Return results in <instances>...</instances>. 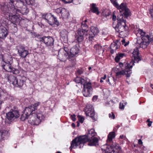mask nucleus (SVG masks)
<instances>
[{
	"label": "nucleus",
	"instance_id": "nucleus-60",
	"mask_svg": "<svg viewBox=\"0 0 153 153\" xmlns=\"http://www.w3.org/2000/svg\"><path fill=\"white\" fill-rule=\"evenodd\" d=\"M72 126L73 127H75V124L74 123H72Z\"/></svg>",
	"mask_w": 153,
	"mask_h": 153
},
{
	"label": "nucleus",
	"instance_id": "nucleus-14",
	"mask_svg": "<svg viewBox=\"0 0 153 153\" xmlns=\"http://www.w3.org/2000/svg\"><path fill=\"white\" fill-rule=\"evenodd\" d=\"M13 108L14 110H12V111H10L6 114L7 120L11 121L18 118L20 115L19 111L16 109L15 107H14Z\"/></svg>",
	"mask_w": 153,
	"mask_h": 153
},
{
	"label": "nucleus",
	"instance_id": "nucleus-40",
	"mask_svg": "<svg viewBox=\"0 0 153 153\" xmlns=\"http://www.w3.org/2000/svg\"><path fill=\"white\" fill-rule=\"evenodd\" d=\"M127 102H125L124 101H123L121 102L119 106V108L123 110L124 109V106L126 105Z\"/></svg>",
	"mask_w": 153,
	"mask_h": 153
},
{
	"label": "nucleus",
	"instance_id": "nucleus-29",
	"mask_svg": "<svg viewBox=\"0 0 153 153\" xmlns=\"http://www.w3.org/2000/svg\"><path fill=\"white\" fill-rule=\"evenodd\" d=\"M96 4L95 3H92L91 4V10L93 13H95L97 15H98L99 12L98 10V8L96 7Z\"/></svg>",
	"mask_w": 153,
	"mask_h": 153
},
{
	"label": "nucleus",
	"instance_id": "nucleus-12",
	"mask_svg": "<svg viewBox=\"0 0 153 153\" xmlns=\"http://www.w3.org/2000/svg\"><path fill=\"white\" fill-rule=\"evenodd\" d=\"M85 113L87 116L90 117L93 120V121L96 120L97 117L95 115L94 108L92 105H88L85 108Z\"/></svg>",
	"mask_w": 153,
	"mask_h": 153
},
{
	"label": "nucleus",
	"instance_id": "nucleus-32",
	"mask_svg": "<svg viewBox=\"0 0 153 153\" xmlns=\"http://www.w3.org/2000/svg\"><path fill=\"white\" fill-rule=\"evenodd\" d=\"M88 33L87 32L85 33L84 30L81 28H79L78 30H77L76 34L78 36H84V35H87Z\"/></svg>",
	"mask_w": 153,
	"mask_h": 153
},
{
	"label": "nucleus",
	"instance_id": "nucleus-1",
	"mask_svg": "<svg viewBox=\"0 0 153 153\" xmlns=\"http://www.w3.org/2000/svg\"><path fill=\"white\" fill-rule=\"evenodd\" d=\"M136 33L138 36L136 42L137 46L140 48H145L150 42L153 41V35L149 36L141 29H138Z\"/></svg>",
	"mask_w": 153,
	"mask_h": 153
},
{
	"label": "nucleus",
	"instance_id": "nucleus-46",
	"mask_svg": "<svg viewBox=\"0 0 153 153\" xmlns=\"http://www.w3.org/2000/svg\"><path fill=\"white\" fill-rule=\"evenodd\" d=\"M149 11L150 12L151 16L153 18V6H151Z\"/></svg>",
	"mask_w": 153,
	"mask_h": 153
},
{
	"label": "nucleus",
	"instance_id": "nucleus-10",
	"mask_svg": "<svg viewBox=\"0 0 153 153\" xmlns=\"http://www.w3.org/2000/svg\"><path fill=\"white\" fill-rule=\"evenodd\" d=\"M38 41L43 42L47 46H52L54 45V40L53 38L50 36H44L41 37L39 35L36 37Z\"/></svg>",
	"mask_w": 153,
	"mask_h": 153
},
{
	"label": "nucleus",
	"instance_id": "nucleus-6",
	"mask_svg": "<svg viewBox=\"0 0 153 153\" xmlns=\"http://www.w3.org/2000/svg\"><path fill=\"white\" fill-rule=\"evenodd\" d=\"M113 5L118 10H119L120 13H123L125 17L131 16V12L129 10L127 7L126 4L124 3H122L119 5L116 1L117 0H110Z\"/></svg>",
	"mask_w": 153,
	"mask_h": 153
},
{
	"label": "nucleus",
	"instance_id": "nucleus-5",
	"mask_svg": "<svg viewBox=\"0 0 153 153\" xmlns=\"http://www.w3.org/2000/svg\"><path fill=\"white\" fill-rule=\"evenodd\" d=\"M39 102H38L33 105H32L28 107H26L21 115V120L24 121L27 119L28 116H30V114L33 112V111L37 109V107L39 105Z\"/></svg>",
	"mask_w": 153,
	"mask_h": 153
},
{
	"label": "nucleus",
	"instance_id": "nucleus-57",
	"mask_svg": "<svg viewBox=\"0 0 153 153\" xmlns=\"http://www.w3.org/2000/svg\"><path fill=\"white\" fill-rule=\"evenodd\" d=\"M106 76L105 74L104 75L103 77L101 78V79H106Z\"/></svg>",
	"mask_w": 153,
	"mask_h": 153
},
{
	"label": "nucleus",
	"instance_id": "nucleus-61",
	"mask_svg": "<svg viewBox=\"0 0 153 153\" xmlns=\"http://www.w3.org/2000/svg\"><path fill=\"white\" fill-rule=\"evenodd\" d=\"M14 24V25L13 27L15 28H16V23Z\"/></svg>",
	"mask_w": 153,
	"mask_h": 153
},
{
	"label": "nucleus",
	"instance_id": "nucleus-13",
	"mask_svg": "<svg viewBox=\"0 0 153 153\" xmlns=\"http://www.w3.org/2000/svg\"><path fill=\"white\" fill-rule=\"evenodd\" d=\"M82 93L84 96L86 97L91 96L92 93V88L91 86V83L88 82L83 86Z\"/></svg>",
	"mask_w": 153,
	"mask_h": 153
},
{
	"label": "nucleus",
	"instance_id": "nucleus-56",
	"mask_svg": "<svg viewBox=\"0 0 153 153\" xmlns=\"http://www.w3.org/2000/svg\"><path fill=\"white\" fill-rule=\"evenodd\" d=\"M152 121L149 122V123H148V126H150L152 125Z\"/></svg>",
	"mask_w": 153,
	"mask_h": 153
},
{
	"label": "nucleus",
	"instance_id": "nucleus-22",
	"mask_svg": "<svg viewBox=\"0 0 153 153\" xmlns=\"http://www.w3.org/2000/svg\"><path fill=\"white\" fill-rule=\"evenodd\" d=\"M99 30L97 28L92 26L91 28V32L89 35L88 38L90 40H92L94 36L99 33Z\"/></svg>",
	"mask_w": 153,
	"mask_h": 153
},
{
	"label": "nucleus",
	"instance_id": "nucleus-24",
	"mask_svg": "<svg viewBox=\"0 0 153 153\" xmlns=\"http://www.w3.org/2000/svg\"><path fill=\"white\" fill-rule=\"evenodd\" d=\"M7 35V31L4 26L0 25V38L4 39Z\"/></svg>",
	"mask_w": 153,
	"mask_h": 153
},
{
	"label": "nucleus",
	"instance_id": "nucleus-26",
	"mask_svg": "<svg viewBox=\"0 0 153 153\" xmlns=\"http://www.w3.org/2000/svg\"><path fill=\"white\" fill-rule=\"evenodd\" d=\"M79 52V49L76 46H73L70 51L69 56L71 57V58L74 57Z\"/></svg>",
	"mask_w": 153,
	"mask_h": 153
},
{
	"label": "nucleus",
	"instance_id": "nucleus-18",
	"mask_svg": "<svg viewBox=\"0 0 153 153\" xmlns=\"http://www.w3.org/2000/svg\"><path fill=\"white\" fill-rule=\"evenodd\" d=\"M120 45L119 40H117L112 43L110 46V52L112 54L116 52V50L118 49Z\"/></svg>",
	"mask_w": 153,
	"mask_h": 153
},
{
	"label": "nucleus",
	"instance_id": "nucleus-25",
	"mask_svg": "<svg viewBox=\"0 0 153 153\" xmlns=\"http://www.w3.org/2000/svg\"><path fill=\"white\" fill-rule=\"evenodd\" d=\"M88 145L90 146L98 145V140L96 137L88 138Z\"/></svg>",
	"mask_w": 153,
	"mask_h": 153
},
{
	"label": "nucleus",
	"instance_id": "nucleus-53",
	"mask_svg": "<svg viewBox=\"0 0 153 153\" xmlns=\"http://www.w3.org/2000/svg\"><path fill=\"white\" fill-rule=\"evenodd\" d=\"M97 96H94L93 97V98H92V100L93 101H95L97 100Z\"/></svg>",
	"mask_w": 153,
	"mask_h": 153
},
{
	"label": "nucleus",
	"instance_id": "nucleus-59",
	"mask_svg": "<svg viewBox=\"0 0 153 153\" xmlns=\"http://www.w3.org/2000/svg\"><path fill=\"white\" fill-rule=\"evenodd\" d=\"M86 23L85 22H82V25H86Z\"/></svg>",
	"mask_w": 153,
	"mask_h": 153
},
{
	"label": "nucleus",
	"instance_id": "nucleus-39",
	"mask_svg": "<svg viewBox=\"0 0 153 153\" xmlns=\"http://www.w3.org/2000/svg\"><path fill=\"white\" fill-rule=\"evenodd\" d=\"M75 37L76 38V40L78 42H82L83 40L84 36H78L77 35H75Z\"/></svg>",
	"mask_w": 153,
	"mask_h": 153
},
{
	"label": "nucleus",
	"instance_id": "nucleus-23",
	"mask_svg": "<svg viewBox=\"0 0 153 153\" xmlns=\"http://www.w3.org/2000/svg\"><path fill=\"white\" fill-rule=\"evenodd\" d=\"M131 70L129 71L127 70H122L119 71L116 73V76L117 78H119L121 77L122 75H126L127 77H129L131 74Z\"/></svg>",
	"mask_w": 153,
	"mask_h": 153
},
{
	"label": "nucleus",
	"instance_id": "nucleus-48",
	"mask_svg": "<svg viewBox=\"0 0 153 153\" xmlns=\"http://www.w3.org/2000/svg\"><path fill=\"white\" fill-rule=\"evenodd\" d=\"M83 72V70L81 68L80 69H78L77 71V73L79 74H82Z\"/></svg>",
	"mask_w": 153,
	"mask_h": 153
},
{
	"label": "nucleus",
	"instance_id": "nucleus-49",
	"mask_svg": "<svg viewBox=\"0 0 153 153\" xmlns=\"http://www.w3.org/2000/svg\"><path fill=\"white\" fill-rule=\"evenodd\" d=\"M109 118H111L112 119H114L115 118V115L113 112L109 114Z\"/></svg>",
	"mask_w": 153,
	"mask_h": 153
},
{
	"label": "nucleus",
	"instance_id": "nucleus-27",
	"mask_svg": "<svg viewBox=\"0 0 153 153\" xmlns=\"http://www.w3.org/2000/svg\"><path fill=\"white\" fill-rule=\"evenodd\" d=\"M17 11L18 13H19L23 15L27 14L29 12L28 8L25 5L22 7L20 9H17Z\"/></svg>",
	"mask_w": 153,
	"mask_h": 153
},
{
	"label": "nucleus",
	"instance_id": "nucleus-63",
	"mask_svg": "<svg viewBox=\"0 0 153 153\" xmlns=\"http://www.w3.org/2000/svg\"><path fill=\"white\" fill-rule=\"evenodd\" d=\"M77 127H78L79 126V123H78V122H77Z\"/></svg>",
	"mask_w": 153,
	"mask_h": 153
},
{
	"label": "nucleus",
	"instance_id": "nucleus-38",
	"mask_svg": "<svg viewBox=\"0 0 153 153\" xmlns=\"http://www.w3.org/2000/svg\"><path fill=\"white\" fill-rule=\"evenodd\" d=\"M12 58L10 56H8L6 59L4 57L2 59V61L4 63V64H7V62H6L7 61L11 62V63H12Z\"/></svg>",
	"mask_w": 153,
	"mask_h": 153
},
{
	"label": "nucleus",
	"instance_id": "nucleus-7",
	"mask_svg": "<svg viewBox=\"0 0 153 153\" xmlns=\"http://www.w3.org/2000/svg\"><path fill=\"white\" fill-rule=\"evenodd\" d=\"M42 18L49 25L53 26L54 25L58 26L60 25L56 17L51 13H45L42 15Z\"/></svg>",
	"mask_w": 153,
	"mask_h": 153
},
{
	"label": "nucleus",
	"instance_id": "nucleus-45",
	"mask_svg": "<svg viewBox=\"0 0 153 153\" xmlns=\"http://www.w3.org/2000/svg\"><path fill=\"white\" fill-rule=\"evenodd\" d=\"M60 50L62 51H63L64 52H65L66 53H70V51L68 48L66 47H64V48L61 49Z\"/></svg>",
	"mask_w": 153,
	"mask_h": 153
},
{
	"label": "nucleus",
	"instance_id": "nucleus-50",
	"mask_svg": "<svg viewBox=\"0 0 153 153\" xmlns=\"http://www.w3.org/2000/svg\"><path fill=\"white\" fill-rule=\"evenodd\" d=\"M71 119L74 121L76 120V118H75L76 115L75 114L71 115Z\"/></svg>",
	"mask_w": 153,
	"mask_h": 153
},
{
	"label": "nucleus",
	"instance_id": "nucleus-55",
	"mask_svg": "<svg viewBox=\"0 0 153 153\" xmlns=\"http://www.w3.org/2000/svg\"><path fill=\"white\" fill-rule=\"evenodd\" d=\"M142 143H143V142H142V140L140 139H139L138 140V143L139 144H142Z\"/></svg>",
	"mask_w": 153,
	"mask_h": 153
},
{
	"label": "nucleus",
	"instance_id": "nucleus-4",
	"mask_svg": "<svg viewBox=\"0 0 153 153\" xmlns=\"http://www.w3.org/2000/svg\"><path fill=\"white\" fill-rule=\"evenodd\" d=\"M30 114L28 120L29 123L33 125H39L41 121L44 120L45 117L42 112L39 111L36 113H32Z\"/></svg>",
	"mask_w": 153,
	"mask_h": 153
},
{
	"label": "nucleus",
	"instance_id": "nucleus-47",
	"mask_svg": "<svg viewBox=\"0 0 153 153\" xmlns=\"http://www.w3.org/2000/svg\"><path fill=\"white\" fill-rule=\"evenodd\" d=\"M62 8H57L55 10L56 12L57 13H61L62 12Z\"/></svg>",
	"mask_w": 153,
	"mask_h": 153
},
{
	"label": "nucleus",
	"instance_id": "nucleus-52",
	"mask_svg": "<svg viewBox=\"0 0 153 153\" xmlns=\"http://www.w3.org/2000/svg\"><path fill=\"white\" fill-rule=\"evenodd\" d=\"M120 138L122 139H123L124 140L127 139L126 137L125 136H124L123 135H121L120 136Z\"/></svg>",
	"mask_w": 153,
	"mask_h": 153
},
{
	"label": "nucleus",
	"instance_id": "nucleus-15",
	"mask_svg": "<svg viewBox=\"0 0 153 153\" xmlns=\"http://www.w3.org/2000/svg\"><path fill=\"white\" fill-rule=\"evenodd\" d=\"M17 49L19 55L22 58H25L29 53L27 48L23 45H19Z\"/></svg>",
	"mask_w": 153,
	"mask_h": 153
},
{
	"label": "nucleus",
	"instance_id": "nucleus-19",
	"mask_svg": "<svg viewBox=\"0 0 153 153\" xmlns=\"http://www.w3.org/2000/svg\"><path fill=\"white\" fill-rule=\"evenodd\" d=\"M85 140L84 137H80V136L78 137H76L74 139L71 143V146L70 147V149L71 150L72 148H75L77 146H79V145L81 142L80 141Z\"/></svg>",
	"mask_w": 153,
	"mask_h": 153
},
{
	"label": "nucleus",
	"instance_id": "nucleus-43",
	"mask_svg": "<svg viewBox=\"0 0 153 153\" xmlns=\"http://www.w3.org/2000/svg\"><path fill=\"white\" fill-rule=\"evenodd\" d=\"M25 1L28 5H33L34 4V1L33 0H25Z\"/></svg>",
	"mask_w": 153,
	"mask_h": 153
},
{
	"label": "nucleus",
	"instance_id": "nucleus-3",
	"mask_svg": "<svg viewBox=\"0 0 153 153\" xmlns=\"http://www.w3.org/2000/svg\"><path fill=\"white\" fill-rule=\"evenodd\" d=\"M123 13H120V14L118 15L117 24L116 25L113 23L112 25L113 27L115 29L116 31L120 34L125 31L127 30L128 29V27L126 26V21L124 19L127 18H127H125L124 15V16H123Z\"/></svg>",
	"mask_w": 153,
	"mask_h": 153
},
{
	"label": "nucleus",
	"instance_id": "nucleus-41",
	"mask_svg": "<svg viewBox=\"0 0 153 153\" xmlns=\"http://www.w3.org/2000/svg\"><path fill=\"white\" fill-rule=\"evenodd\" d=\"M81 27L82 28L81 29L84 30L85 33H87V32H88V25L86 24L81 25Z\"/></svg>",
	"mask_w": 153,
	"mask_h": 153
},
{
	"label": "nucleus",
	"instance_id": "nucleus-36",
	"mask_svg": "<svg viewBox=\"0 0 153 153\" xmlns=\"http://www.w3.org/2000/svg\"><path fill=\"white\" fill-rule=\"evenodd\" d=\"M115 58V60L116 62H118L120 59H122L124 56H125L124 53H118Z\"/></svg>",
	"mask_w": 153,
	"mask_h": 153
},
{
	"label": "nucleus",
	"instance_id": "nucleus-34",
	"mask_svg": "<svg viewBox=\"0 0 153 153\" xmlns=\"http://www.w3.org/2000/svg\"><path fill=\"white\" fill-rule=\"evenodd\" d=\"M8 131L6 130H3L0 131V141H2L4 137V136L7 135Z\"/></svg>",
	"mask_w": 153,
	"mask_h": 153
},
{
	"label": "nucleus",
	"instance_id": "nucleus-20",
	"mask_svg": "<svg viewBox=\"0 0 153 153\" xmlns=\"http://www.w3.org/2000/svg\"><path fill=\"white\" fill-rule=\"evenodd\" d=\"M16 13H18L17 10L15 13H11L10 15L6 16L7 20H10L11 22L14 24L18 23L19 22V19L18 16L16 15Z\"/></svg>",
	"mask_w": 153,
	"mask_h": 153
},
{
	"label": "nucleus",
	"instance_id": "nucleus-16",
	"mask_svg": "<svg viewBox=\"0 0 153 153\" xmlns=\"http://www.w3.org/2000/svg\"><path fill=\"white\" fill-rule=\"evenodd\" d=\"M115 137V133L114 132H110L108 135V138L107 140V144L109 145L111 149H113L112 151L115 152V150L114 149L115 146L116 145V143H114L112 144V139Z\"/></svg>",
	"mask_w": 153,
	"mask_h": 153
},
{
	"label": "nucleus",
	"instance_id": "nucleus-62",
	"mask_svg": "<svg viewBox=\"0 0 153 153\" xmlns=\"http://www.w3.org/2000/svg\"><path fill=\"white\" fill-rule=\"evenodd\" d=\"M149 122H151V121H150V120L149 119H148L146 121L147 122L149 123Z\"/></svg>",
	"mask_w": 153,
	"mask_h": 153
},
{
	"label": "nucleus",
	"instance_id": "nucleus-64",
	"mask_svg": "<svg viewBox=\"0 0 153 153\" xmlns=\"http://www.w3.org/2000/svg\"><path fill=\"white\" fill-rule=\"evenodd\" d=\"M106 81L107 82H109V79H107L106 80Z\"/></svg>",
	"mask_w": 153,
	"mask_h": 153
},
{
	"label": "nucleus",
	"instance_id": "nucleus-2",
	"mask_svg": "<svg viewBox=\"0 0 153 153\" xmlns=\"http://www.w3.org/2000/svg\"><path fill=\"white\" fill-rule=\"evenodd\" d=\"M132 54V56L134 57V60L133 61V59H132V61L130 62L129 64L126 62H124V63L120 62L119 63L118 65L120 69L119 70H127L128 71L131 70V69L132 68L133 65H134V63H138L139 61L141 60L139 56V50L136 47L134 49Z\"/></svg>",
	"mask_w": 153,
	"mask_h": 153
},
{
	"label": "nucleus",
	"instance_id": "nucleus-51",
	"mask_svg": "<svg viewBox=\"0 0 153 153\" xmlns=\"http://www.w3.org/2000/svg\"><path fill=\"white\" fill-rule=\"evenodd\" d=\"M121 42L122 44L124 45L125 46H126L128 44V43H126V41L125 39H123L121 41Z\"/></svg>",
	"mask_w": 153,
	"mask_h": 153
},
{
	"label": "nucleus",
	"instance_id": "nucleus-37",
	"mask_svg": "<svg viewBox=\"0 0 153 153\" xmlns=\"http://www.w3.org/2000/svg\"><path fill=\"white\" fill-rule=\"evenodd\" d=\"M7 94L6 91L0 88V98L3 97L5 96Z\"/></svg>",
	"mask_w": 153,
	"mask_h": 153
},
{
	"label": "nucleus",
	"instance_id": "nucleus-9",
	"mask_svg": "<svg viewBox=\"0 0 153 153\" xmlns=\"http://www.w3.org/2000/svg\"><path fill=\"white\" fill-rule=\"evenodd\" d=\"M7 78L8 81L11 82L15 87L20 88L23 86L24 82V81L22 79H17L13 75L9 76Z\"/></svg>",
	"mask_w": 153,
	"mask_h": 153
},
{
	"label": "nucleus",
	"instance_id": "nucleus-11",
	"mask_svg": "<svg viewBox=\"0 0 153 153\" xmlns=\"http://www.w3.org/2000/svg\"><path fill=\"white\" fill-rule=\"evenodd\" d=\"M7 64L2 63L3 69L8 72H12L13 74H17L19 73V71L13 68L11 65V62L6 61Z\"/></svg>",
	"mask_w": 153,
	"mask_h": 153
},
{
	"label": "nucleus",
	"instance_id": "nucleus-42",
	"mask_svg": "<svg viewBox=\"0 0 153 153\" xmlns=\"http://www.w3.org/2000/svg\"><path fill=\"white\" fill-rule=\"evenodd\" d=\"M114 147V149L115 150V152L116 151L117 152H119L121 149V147L120 146L119 144L116 143V145Z\"/></svg>",
	"mask_w": 153,
	"mask_h": 153
},
{
	"label": "nucleus",
	"instance_id": "nucleus-54",
	"mask_svg": "<svg viewBox=\"0 0 153 153\" xmlns=\"http://www.w3.org/2000/svg\"><path fill=\"white\" fill-rule=\"evenodd\" d=\"M112 19L113 20L115 21L116 19V16L114 15V14H113L112 16Z\"/></svg>",
	"mask_w": 153,
	"mask_h": 153
},
{
	"label": "nucleus",
	"instance_id": "nucleus-33",
	"mask_svg": "<svg viewBox=\"0 0 153 153\" xmlns=\"http://www.w3.org/2000/svg\"><path fill=\"white\" fill-rule=\"evenodd\" d=\"M96 133L95 132L94 129H92L88 131V133L87 136H86L88 138H90L91 137H95Z\"/></svg>",
	"mask_w": 153,
	"mask_h": 153
},
{
	"label": "nucleus",
	"instance_id": "nucleus-44",
	"mask_svg": "<svg viewBox=\"0 0 153 153\" xmlns=\"http://www.w3.org/2000/svg\"><path fill=\"white\" fill-rule=\"evenodd\" d=\"M77 117L79 122L82 123L84 120V118L80 115H78Z\"/></svg>",
	"mask_w": 153,
	"mask_h": 153
},
{
	"label": "nucleus",
	"instance_id": "nucleus-28",
	"mask_svg": "<svg viewBox=\"0 0 153 153\" xmlns=\"http://www.w3.org/2000/svg\"><path fill=\"white\" fill-rule=\"evenodd\" d=\"M75 81L78 83H81L83 86L88 83L87 81L80 77H77L74 79Z\"/></svg>",
	"mask_w": 153,
	"mask_h": 153
},
{
	"label": "nucleus",
	"instance_id": "nucleus-17",
	"mask_svg": "<svg viewBox=\"0 0 153 153\" xmlns=\"http://www.w3.org/2000/svg\"><path fill=\"white\" fill-rule=\"evenodd\" d=\"M69 53L64 52L63 51L59 50L58 52V58L61 61H65L67 59H71L70 57Z\"/></svg>",
	"mask_w": 153,
	"mask_h": 153
},
{
	"label": "nucleus",
	"instance_id": "nucleus-21",
	"mask_svg": "<svg viewBox=\"0 0 153 153\" xmlns=\"http://www.w3.org/2000/svg\"><path fill=\"white\" fill-rule=\"evenodd\" d=\"M25 1V0H10L9 3L11 5L14 6V4H15L16 7L20 9L24 5Z\"/></svg>",
	"mask_w": 153,
	"mask_h": 153
},
{
	"label": "nucleus",
	"instance_id": "nucleus-31",
	"mask_svg": "<svg viewBox=\"0 0 153 153\" xmlns=\"http://www.w3.org/2000/svg\"><path fill=\"white\" fill-rule=\"evenodd\" d=\"M61 14L62 17L63 18H68L69 15L68 11L65 8H62Z\"/></svg>",
	"mask_w": 153,
	"mask_h": 153
},
{
	"label": "nucleus",
	"instance_id": "nucleus-8",
	"mask_svg": "<svg viewBox=\"0 0 153 153\" xmlns=\"http://www.w3.org/2000/svg\"><path fill=\"white\" fill-rule=\"evenodd\" d=\"M1 10L3 13L6 16L10 15L11 13H15L16 11V8L14 6L11 5L10 4L8 5L4 4L1 5Z\"/></svg>",
	"mask_w": 153,
	"mask_h": 153
},
{
	"label": "nucleus",
	"instance_id": "nucleus-58",
	"mask_svg": "<svg viewBox=\"0 0 153 153\" xmlns=\"http://www.w3.org/2000/svg\"><path fill=\"white\" fill-rule=\"evenodd\" d=\"M3 102V101L1 99H0V109H1V104Z\"/></svg>",
	"mask_w": 153,
	"mask_h": 153
},
{
	"label": "nucleus",
	"instance_id": "nucleus-30",
	"mask_svg": "<svg viewBox=\"0 0 153 153\" xmlns=\"http://www.w3.org/2000/svg\"><path fill=\"white\" fill-rule=\"evenodd\" d=\"M94 48L96 52L99 54L102 53L104 51L103 48L99 45H96L94 47Z\"/></svg>",
	"mask_w": 153,
	"mask_h": 153
},
{
	"label": "nucleus",
	"instance_id": "nucleus-35",
	"mask_svg": "<svg viewBox=\"0 0 153 153\" xmlns=\"http://www.w3.org/2000/svg\"><path fill=\"white\" fill-rule=\"evenodd\" d=\"M80 137H84V139H85L79 141L81 143H79V148H81L83 147L84 146V144L86 142H87V141L88 140V139L87 138V137L86 136H80Z\"/></svg>",
	"mask_w": 153,
	"mask_h": 153
}]
</instances>
